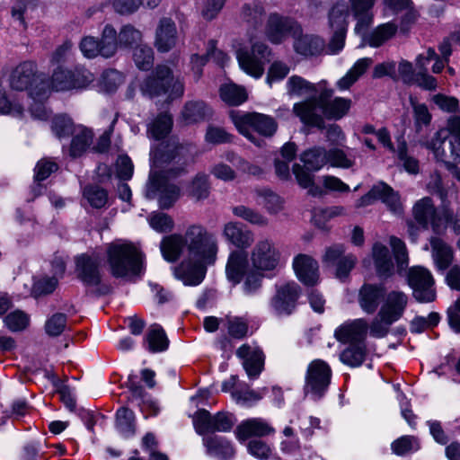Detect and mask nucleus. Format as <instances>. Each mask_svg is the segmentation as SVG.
Returning a JSON list of instances; mask_svg holds the SVG:
<instances>
[{
  "label": "nucleus",
  "mask_w": 460,
  "mask_h": 460,
  "mask_svg": "<svg viewBox=\"0 0 460 460\" xmlns=\"http://www.w3.org/2000/svg\"><path fill=\"white\" fill-rule=\"evenodd\" d=\"M197 149L192 144H180L175 138L163 141L150 153L152 169L146 186V197L158 199L159 207L170 208L179 199L181 189L171 183L169 177H176L183 167L193 162Z\"/></svg>",
  "instance_id": "obj_1"
},
{
  "label": "nucleus",
  "mask_w": 460,
  "mask_h": 460,
  "mask_svg": "<svg viewBox=\"0 0 460 460\" xmlns=\"http://www.w3.org/2000/svg\"><path fill=\"white\" fill-rule=\"evenodd\" d=\"M187 256L175 270V276L185 286L199 285L207 267L217 258L218 242L215 234L202 225H191L185 231Z\"/></svg>",
  "instance_id": "obj_2"
},
{
  "label": "nucleus",
  "mask_w": 460,
  "mask_h": 460,
  "mask_svg": "<svg viewBox=\"0 0 460 460\" xmlns=\"http://www.w3.org/2000/svg\"><path fill=\"white\" fill-rule=\"evenodd\" d=\"M420 143L433 154L437 161L448 166L460 164V115L450 116L444 128Z\"/></svg>",
  "instance_id": "obj_3"
},
{
  "label": "nucleus",
  "mask_w": 460,
  "mask_h": 460,
  "mask_svg": "<svg viewBox=\"0 0 460 460\" xmlns=\"http://www.w3.org/2000/svg\"><path fill=\"white\" fill-rule=\"evenodd\" d=\"M108 261L117 278L137 275L141 271L143 255L139 249L126 240H117L108 245Z\"/></svg>",
  "instance_id": "obj_4"
},
{
  "label": "nucleus",
  "mask_w": 460,
  "mask_h": 460,
  "mask_svg": "<svg viewBox=\"0 0 460 460\" xmlns=\"http://www.w3.org/2000/svg\"><path fill=\"white\" fill-rule=\"evenodd\" d=\"M9 85L15 91H26L34 99L41 101L47 97L49 83L39 73L33 62L26 61L16 66L10 74Z\"/></svg>",
  "instance_id": "obj_5"
},
{
  "label": "nucleus",
  "mask_w": 460,
  "mask_h": 460,
  "mask_svg": "<svg viewBox=\"0 0 460 460\" xmlns=\"http://www.w3.org/2000/svg\"><path fill=\"white\" fill-rule=\"evenodd\" d=\"M140 90L144 95L151 98L167 94L168 99L173 100L182 96L184 86L173 77L168 66L161 65L141 84Z\"/></svg>",
  "instance_id": "obj_6"
},
{
  "label": "nucleus",
  "mask_w": 460,
  "mask_h": 460,
  "mask_svg": "<svg viewBox=\"0 0 460 460\" xmlns=\"http://www.w3.org/2000/svg\"><path fill=\"white\" fill-rule=\"evenodd\" d=\"M229 115L239 133L257 146H260V143L255 140L252 135L253 132L270 137L277 128L275 120L271 117L261 113L231 111Z\"/></svg>",
  "instance_id": "obj_7"
},
{
  "label": "nucleus",
  "mask_w": 460,
  "mask_h": 460,
  "mask_svg": "<svg viewBox=\"0 0 460 460\" xmlns=\"http://www.w3.org/2000/svg\"><path fill=\"white\" fill-rule=\"evenodd\" d=\"M249 260L254 270H262L268 273L281 267L283 254L279 244L271 237L261 236L252 247Z\"/></svg>",
  "instance_id": "obj_8"
},
{
  "label": "nucleus",
  "mask_w": 460,
  "mask_h": 460,
  "mask_svg": "<svg viewBox=\"0 0 460 460\" xmlns=\"http://www.w3.org/2000/svg\"><path fill=\"white\" fill-rule=\"evenodd\" d=\"M411 214L415 222L424 230L430 227L435 234L444 233L452 218V212L446 208L438 209L429 197L416 201Z\"/></svg>",
  "instance_id": "obj_9"
},
{
  "label": "nucleus",
  "mask_w": 460,
  "mask_h": 460,
  "mask_svg": "<svg viewBox=\"0 0 460 460\" xmlns=\"http://www.w3.org/2000/svg\"><path fill=\"white\" fill-rule=\"evenodd\" d=\"M271 49L261 41H251V49L241 48L236 50V58L243 71L254 78H260L264 66L270 61Z\"/></svg>",
  "instance_id": "obj_10"
},
{
  "label": "nucleus",
  "mask_w": 460,
  "mask_h": 460,
  "mask_svg": "<svg viewBox=\"0 0 460 460\" xmlns=\"http://www.w3.org/2000/svg\"><path fill=\"white\" fill-rule=\"evenodd\" d=\"M332 368L322 359L313 360L307 367L304 392L314 400L321 399L327 392L332 380Z\"/></svg>",
  "instance_id": "obj_11"
},
{
  "label": "nucleus",
  "mask_w": 460,
  "mask_h": 460,
  "mask_svg": "<svg viewBox=\"0 0 460 460\" xmlns=\"http://www.w3.org/2000/svg\"><path fill=\"white\" fill-rule=\"evenodd\" d=\"M116 34V30L107 24L103 28L101 40L92 36H86L80 42V50L87 58H93L98 55L111 58L117 51Z\"/></svg>",
  "instance_id": "obj_12"
},
{
  "label": "nucleus",
  "mask_w": 460,
  "mask_h": 460,
  "mask_svg": "<svg viewBox=\"0 0 460 460\" xmlns=\"http://www.w3.org/2000/svg\"><path fill=\"white\" fill-rule=\"evenodd\" d=\"M300 32L301 27L296 21L277 13L269 15L264 30L266 38L273 44H280Z\"/></svg>",
  "instance_id": "obj_13"
},
{
  "label": "nucleus",
  "mask_w": 460,
  "mask_h": 460,
  "mask_svg": "<svg viewBox=\"0 0 460 460\" xmlns=\"http://www.w3.org/2000/svg\"><path fill=\"white\" fill-rule=\"evenodd\" d=\"M348 15V7L344 4H335L329 13V24L333 30V35L328 44L330 54L339 53L345 46Z\"/></svg>",
  "instance_id": "obj_14"
},
{
  "label": "nucleus",
  "mask_w": 460,
  "mask_h": 460,
  "mask_svg": "<svg viewBox=\"0 0 460 460\" xmlns=\"http://www.w3.org/2000/svg\"><path fill=\"white\" fill-rule=\"evenodd\" d=\"M408 283L413 290V296L420 303L435 300L434 280L431 273L423 267H413L408 275Z\"/></svg>",
  "instance_id": "obj_15"
},
{
  "label": "nucleus",
  "mask_w": 460,
  "mask_h": 460,
  "mask_svg": "<svg viewBox=\"0 0 460 460\" xmlns=\"http://www.w3.org/2000/svg\"><path fill=\"white\" fill-rule=\"evenodd\" d=\"M293 111L303 123L308 126L323 128V96L313 97L307 101L295 103Z\"/></svg>",
  "instance_id": "obj_16"
},
{
  "label": "nucleus",
  "mask_w": 460,
  "mask_h": 460,
  "mask_svg": "<svg viewBox=\"0 0 460 460\" xmlns=\"http://www.w3.org/2000/svg\"><path fill=\"white\" fill-rule=\"evenodd\" d=\"M299 294L300 288L296 283L282 285L278 288L271 300V306L278 314H290L295 309Z\"/></svg>",
  "instance_id": "obj_17"
},
{
  "label": "nucleus",
  "mask_w": 460,
  "mask_h": 460,
  "mask_svg": "<svg viewBox=\"0 0 460 460\" xmlns=\"http://www.w3.org/2000/svg\"><path fill=\"white\" fill-rule=\"evenodd\" d=\"M236 356L242 359L243 367L250 379H256L264 366V355L261 349L248 344L242 345L236 350Z\"/></svg>",
  "instance_id": "obj_18"
},
{
  "label": "nucleus",
  "mask_w": 460,
  "mask_h": 460,
  "mask_svg": "<svg viewBox=\"0 0 460 460\" xmlns=\"http://www.w3.org/2000/svg\"><path fill=\"white\" fill-rule=\"evenodd\" d=\"M178 41V31L175 22L167 17L159 20L155 29L154 45L159 52H169Z\"/></svg>",
  "instance_id": "obj_19"
},
{
  "label": "nucleus",
  "mask_w": 460,
  "mask_h": 460,
  "mask_svg": "<svg viewBox=\"0 0 460 460\" xmlns=\"http://www.w3.org/2000/svg\"><path fill=\"white\" fill-rule=\"evenodd\" d=\"M101 259L96 255L82 254L76 258V271L79 279L86 285L96 286L101 282Z\"/></svg>",
  "instance_id": "obj_20"
},
{
  "label": "nucleus",
  "mask_w": 460,
  "mask_h": 460,
  "mask_svg": "<svg viewBox=\"0 0 460 460\" xmlns=\"http://www.w3.org/2000/svg\"><path fill=\"white\" fill-rule=\"evenodd\" d=\"M293 269L297 279L305 285L313 286L319 279L317 261L306 254H298L293 260Z\"/></svg>",
  "instance_id": "obj_21"
},
{
  "label": "nucleus",
  "mask_w": 460,
  "mask_h": 460,
  "mask_svg": "<svg viewBox=\"0 0 460 460\" xmlns=\"http://www.w3.org/2000/svg\"><path fill=\"white\" fill-rule=\"evenodd\" d=\"M249 261L244 252L240 250L232 251L226 264V276L233 285H238L248 273Z\"/></svg>",
  "instance_id": "obj_22"
},
{
  "label": "nucleus",
  "mask_w": 460,
  "mask_h": 460,
  "mask_svg": "<svg viewBox=\"0 0 460 460\" xmlns=\"http://www.w3.org/2000/svg\"><path fill=\"white\" fill-rule=\"evenodd\" d=\"M385 288L377 284H364L358 292V305L367 314H372L384 301Z\"/></svg>",
  "instance_id": "obj_23"
},
{
  "label": "nucleus",
  "mask_w": 460,
  "mask_h": 460,
  "mask_svg": "<svg viewBox=\"0 0 460 460\" xmlns=\"http://www.w3.org/2000/svg\"><path fill=\"white\" fill-rule=\"evenodd\" d=\"M367 332V323L365 319L359 318L345 323L336 329L334 335L341 342L362 344Z\"/></svg>",
  "instance_id": "obj_24"
},
{
  "label": "nucleus",
  "mask_w": 460,
  "mask_h": 460,
  "mask_svg": "<svg viewBox=\"0 0 460 460\" xmlns=\"http://www.w3.org/2000/svg\"><path fill=\"white\" fill-rule=\"evenodd\" d=\"M275 429L261 418H251L243 420L235 429L238 440L244 441L251 437H264L273 434Z\"/></svg>",
  "instance_id": "obj_25"
},
{
  "label": "nucleus",
  "mask_w": 460,
  "mask_h": 460,
  "mask_svg": "<svg viewBox=\"0 0 460 460\" xmlns=\"http://www.w3.org/2000/svg\"><path fill=\"white\" fill-rule=\"evenodd\" d=\"M407 305L408 296L404 292L392 290L385 292L380 310L397 322L403 315Z\"/></svg>",
  "instance_id": "obj_26"
},
{
  "label": "nucleus",
  "mask_w": 460,
  "mask_h": 460,
  "mask_svg": "<svg viewBox=\"0 0 460 460\" xmlns=\"http://www.w3.org/2000/svg\"><path fill=\"white\" fill-rule=\"evenodd\" d=\"M223 235L227 241L238 248H248L253 242L251 230H244L237 222H228L223 228Z\"/></svg>",
  "instance_id": "obj_27"
},
{
  "label": "nucleus",
  "mask_w": 460,
  "mask_h": 460,
  "mask_svg": "<svg viewBox=\"0 0 460 460\" xmlns=\"http://www.w3.org/2000/svg\"><path fill=\"white\" fill-rule=\"evenodd\" d=\"M433 261L439 270H447L452 263L454 253L452 248L441 238L432 236L429 239Z\"/></svg>",
  "instance_id": "obj_28"
},
{
  "label": "nucleus",
  "mask_w": 460,
  "mask_h": 460,
  "mask_svg": "<svg viewBox=\"0 0 460 460\" xmlns=\"http://www.w3.org/2000/svg\"><path fill=\"white\" fill-rule=\"evenodd\" d=\"M372 194L375 199L385 203L387 208L394 214L402 212V205L398 192L385 182H379L372 188Z\"/></svg>",
  "instance_id": "obj_29"
},
{
  "label": "nucleus",
  "mask_w": 460,
  "mask_h": 460,
  "mask_svg": "<svg viewBox=\"0 0 460 460\" xmlns=\"http://www.w3.org/2000/svg\"><path fill=\"white\" fill-rule=\"evenodd\" d=\"M372 194L375 199L385 203L387 208L394 214L402 212V205L398 192L385 182H379L372 188Z\"/></svg>",
  "instance_id": "obj_30"
},
{
  "label": "nucleus",
  "mask_w": 460,
  "mask_h": 460,
  "mask_svg": "<svg viewBox=\"0 0 460 460\" xmlns=\"http://www.w3.org/2000/svg\"><path fill=\"white\" fill-rule=\"evenodd\" d=\"M73 137L69 153L73 157H79L84 155L92 146L93 133L90 128L84 126H77L72 133Z\"/></svg>",
  "instance_id": "obj_31"
},
{
  "label": "nucleus",
  "mask_w": 460,
  "mask_h": 460,
  "mask_svg": "<svg viewBox=\"0 0 460 460\" xmlns=\"http://www.w3.org/2000/svg\"><path fill=\"white\" fill-rule=\"evenodd\" d=\"M349 3L354 17L358 20L355 31L360 33L372 22L371 9L375 0H349Z\"/></svg>",
  "instance_id": "obj_32"
},
{
  "label": "nucleus",
  "mask_w": 460,
  "mask_h": 460,
  "mask_svg": "<svg viewBox=\"0 0 460 460\" xmlns=\"http://www.w3.org/2000/svg\"><path fill=\"white\" fill-rule=\"evenodd\" d=\"M186 248L185 234L183 235L173 234L163 238L160 250L163 257L168 261H177L183 249Z\"/></svg>",
  "instance_id": "obj_33"
},
{
  "label": "nucleus",
  "mask_w": 460,
  "mask_h": 460,
  "mask_svg": "<svg viewBox=\"0 0 460 460\" xmlns=\"http://www.w3.org/2000/svg\"><path fill=\"white\" fill-rule=\"evenodd\" d=\"M372 254L376 269V272L380 277H389L394 272V263L388 248L380 243L373 245Z\"/></svg>",
  "instance_id": "obj_34"
},
{
  "label": "nucleus",
  "mask_w": 460,
  "mask_h": 460,
  "mask_svg": "<svg viewBox=\"0 0 460 460\" xmlns=\"http://www.w3.org/2000/svg\"><path fill=\"white\" fill-rule=\"evenodd\" d=\"M203 445L208 455L227 459L234 455V449L231 443L222 437L210 436L203 438Z\"/></svg>",
  "instance_id": "obj_35"
},
{
  "label": "nucleus",
  "mask_w": 460,
  "mask_h": 460,
  "mask_svg": "<svg viewBox=\"0 0 460 460\" xmlns=\"http://www.w3.org/2000/svg\"><path fill=\"white\" fill-rule=\"evenodd\" d=\"M294 49L302 56H313L319 53L324 46L323 40L314 35H302V31L294 37Z\"/></svg>",
  "instance_id": "obj_36"
},
{
  "label": "nucleus",
  "mask_w": 460,
  "mask_h": 460,
  "mask_svg": "<svg viewBox=\"0 0 460 460\" xmlns=\"http://www.w3.org/2000/svg\"><path fill=\"white\" fill-rule=\"evenodd\" d=\"M372 64L373 59L371 58H363L357 60L346 75L337 82L338 88L340 90L349 89L372 66Z\"/></svg>",
  "instance_id": "obj_37"
},
{
  "label": "nucleus",
  "mask_w": 460,
  "mask_h": 460,
  "mask_svg": "<svg viewBox=\"0 0 460 460\" xmlns=\"http://www.w3.org/2000/svg\"><path fill=\"white\" fill-rule=\"evenodd\" d=\"M185 194L196 200L205 199L209 194L208 176L205 173H198L186 186Z\"/></svg>",
  "instance_id": "obj_38"
},
{
  "label": "nucleus",
  "mask_w": 460,
  "mask_h": 460,
  "mask_svg": "<svg viewBox=\"0 0 460 460\" xmlns=\"http://www.w3.org/2000/svg\"><path fill=\"white\" fill-rule=\"evenodd\" d=\"M142 39L143 35L140 30L137 29L132 24H125L120 28L119 33L116 34L117 48H136L141 45Z\"/></svg>",
  "instance_id": "obj_39"
},
{
  "label": "nucleus",
  "mask_w": 460,
  "mask_h": 460,
  "mask_svg": "<svg viewBox=\"0 0 460 460\" xmlns=\"http://www.w3.org/2000/svg\"><path fill=\"white\" fill-rule=\"evenodd\" d=\"M287 89L290 95L310 96L311 98L315 97L317 92L314 84L298 75H292L288 78Z\"/></svg>",
  "instance_id": "obj_40"
},
{
  "label": "nucleus",
  "mask_w": 460,
  "mask_h": 460,
  "mask_svg": "<svg viewBox=\"0 0 460 460\" xmlns=\"http://www.w3.org/2000/svg\"><path fill=\"white\" fill-rule=\"evenodd\" d=\"M209 113V109L203 102H189L181 111L182 119L186 124L203 120Z\"/></svg>",
  "instance_id": "obj_41"
},
{
  "label": "nucleus",
  "mask_w": 460,
  "mask_h": 460,
  "mask_svg": "<svg viewBox=\"0 0 460 460\" xmlns=\"http://www.w3.org/2000/svg\"><path fill=\"white\" fill-rule=\"evenodd\" d=\"M116 429L126 438L135 434V414L131 410L121 407L117 411Z\"/></svg>",
  "instance_id": "obj_42"
},
{
  "label": "nucleus",
  "mask_w": 460,
  "mask_h": 460,
  "mask_svg": "<svg viewBox=\"0 0 460 460\" xmlns=\"http://www.w3.org/2000/svg\"><path fill=\"white\" fill-rule=\"evenodd\" d=\"M232 212L235 217L256 226L265 227L269 224V219L264 215L243 205L234 207Z\"/></svg>",
  "instance_id": "obj_43"
},
{
  "label": "nucleus",
  "mask_w": 460,
  "mask_h": 460,
  "mask_svg": "<svg viewBox=\"0 0 460 460\" xmlns=\"http://www.w3.org/2000/svg\"><path fill=\"white\" fill-rule=\"evenodd\" d=\"M220 97L226 103L237 106L247 100V93L241 86L234 84H226L220 88Z\"/></svg>",
  "instance_id": "obj_44"
},
{
  "label": "nucleus",
  "mask_w": 460,
  "mask_h": 460,
  "mask_svg": "<svg viewBox=\"0 0 460 460\" xmlns=\"http://www.w3.org/2000/svg\"><path fill=\"white\" fill-rule=\"evenodd\" d=\"M4 326L12 332H22L30 325V315L16 309L7 314L4 318Z\"/></svg>",
  "instance_id": "obj_45"
},
{
  "label": "nucleus",
  "mask_w": 460,
  "mask_h": 460,
  "mask_svg": "<svg viewBox=\"0 0 460 460\" xmlns=\"http://www.w3.org/2000/svg\"><path fill=\"white\" fill-rule=\"evenodd\" d=\"M397 31V25L393 22L384 23L376 28L367 38V44L377 48L391 39Z\"/></svg>",
  "instance_id": "obj_46"
},
{
  "label": "nucleus",
  "mask_w": 460,
  "mask_h": 460,
  "mask_svg": "<svg viewBox=\"0 0 460 460\" xmlns=\"http://www.w3.org/2000/svg\"><path fill=\"white\" fill-rule=\"evenodd\" d=\"M323 98L324 94H322ZM351 105L349 99L337 97L332 102L326 103L323 100L324 116L330 119H339L349 111Z\"/></svg>",
  "instance_id": "obj_47"
},
{
  "label": "nucleus",
  "mask_w": 460,
  "mask_h": 460,
  "mask_svg": "<svg viewBox=\"0 0 460 460\" xmlns=\"http://www.w3.org/2000/svg\"><path fill=\"white\" fill-rule=\"evenodd\" d=\"M301 160L308 169L318 171L328 163L327 152L323 147H314L304 152Z\"/></svg>",
  "instance_id": "obj_48"
},
{
  "label": "nucleus",
  "mask_w": 460,
  "mask_h": 460,
  "mask_svg": "<svg viewBox=\"0 0 460 460\" xmlns=\"http://www.w3.org/2000/svg\"><path fill=\"white\" fill-rule=\"evenodd\" d=\"M148 349L151 352L164 351L168 347V339L161 326L154 324L146 334Z\"/></svg>",
  "instance_id": "obj_49"
},
{
  "label": "nucleus",
  "mask_w": 460,
  "mask_h": 460,
  "mask_svg": "<svg viewBox=\"0 0 460 460\" xmlns=\"http://www.w3.org/2000/svg\"><path fill=\"white\" fill-rule=\"evenodd\" d=\"M395 322V320L379 310L369 325L370 336L377 339L385 337L390 331L391 325Z\"/></svg>",
  "instance_id": "obj_50"
},
{
  "label": "nucleus",
  "mask_w": 460,
  "mask_h": 460,
  "mask_svg": "<svg viewBox=\"0 0 460 460\" xmlns=\"http://www.w3.org/2000/svg\"><path fill=\"white\" fill-rule=\"evenodd\" d=\"M172 126V116L166 112L161 113L149 126L148 134L157 140L164 138L170 133Z\"/></svg>",
  "instance_id": "obj_51"
},
{
  "label": "nucleus",
  "mask_w": 460,
  "mask_h": 460,
  "mask_svg": "<svg viewBox=\"0 0 460 460\" xmlns=\"http://www.w3.org/2000/svg\"><path fill=\"white\" fill-rule=\"evenodd\" d=\"M410 102L412 107L414 126L416 131L420 132L423 128H426L430 124L432 115L426 104L419 102L413 98H411Z\"/></svg>",
  "instance_id": "obj_52"
},
{
  "label": "nucleus",
  "mask_w": 460,
  "mask_h": 460,
  "mask_svg": "<svg viewBox=\"0 0 460 460\" xmlns=\"http://www.w3.org/2000/svg\"><path fill=\"white\" fill-rule=\"evenodd\" d=\"M366 358V348L363 344H352L344 349L341 355V360L349 367H359Z\"/></svg>",
  "instance_id": "obj_53"
},
{
  "label": "nucleus",
  "mask_w": 460,
  "mask_h": 460,
  "mask_svg": "<svg viewBox=\"0 0 460 460\" xmlns=\"http://www.w3.org/2000/svg\"><path fill=\"white\" fill-rule=\"evenodd\" d=\"M133 59L139 69L149 70L154 64V51L148 45L141 44L135 48Z\"/></svg>",
  "instance_id": "obj_54"
},
{
  "label": "nucleus",
  "mask_w": 460,
  "mask_h": 460,
  "mask_svg": "<svg viewBox=\"0 0 460 460\" xmlns=\"http://www.w3.org/2000/svg\"><path fill=\"white\" fill-rule=\"evenodd\" d=\"M55 91H71L73 90V73L72 70L58 68L52 75L49 86Z\"/></svg>",
  "instance_id": "obj_55"
},
{
  "label": "nucleus",
  "mask_w": 460,
  "mask_h": 460,
  "mask_svg": "<svg viewBox=\"0 0 460 460\" xmlns=\"http://www.w3.org/2000/svg\"><path fill=\"white\" fill-rule=\"evenodd\" d=\"M84 197L95 208L104 207L108 201L107 191L99 186H88L84 190Z\"/></svg>",
  "instance_id": "obj_56"
},
{
  "label": "nucleus",
  "mask_w": 460,
  "mask_h": 460,
  "mask_svg": "<svg viewBox=\"0 0 460 460\" xmlns=\"http://www.w3.org/2000/svg\"><path fill=\"white\" fill-rule=\"evenodd\" d=\"M392 450L398 456H403L420 448L418 440L413 436H402L391 445Z\"/></svg>",
  "instance_id": "obj_57"
},
{
  "label": "nucleus",
  "mask_w": 460,
  "mask_h": 460,
  "mask_svg": "<svg viewBox=\"0 0 460 460\" xmlns=\"http://www.w3.org/2000/svg\"><path fill=\"white\" fill-rule=\"evenodd\" d=\"M149 226L158 233L170 232L173 228L172 218L162 212H153L148 217Z\"/></svg>",
  "instance_id": "obj_58"
},
{
  "label": "nucleus",
  "mask_w": 460,
  "mask_h": 460,
  "mask_svg": "<svg viewBox=\"0 0 460 460\" xmlns=\"http://www.w3.org/2000/svg\"><path fill=\"white\" fill-rule=\"evenodd\" d=\"M122 82L123 76L119 71L109 69L102 74L99 84L103 91L111 93L115 91Z\"/></svg>",
  "instance_id": "obj_59"
},
{
  "label": "nucleus",
  "mask_w": 460,
  "mask_h": 460,
  "mask_svg": "<svg viewBox=\"0 0 460 460\" xmlns=\"http://www.w3.org/2000/svg\"><path fill=\"white\" fill-rule=\"evenodd\" d=\"M214 415L212 416L207 410H199L193 416L194 428L199 435L212 433Z\"/></svg>",
  "instance_id": "obj_60"
},
{
  "label": "nucleus",
  "mask_w": 460,
  "mask_h": 460,
  "mask_svg": "<svg viewBox=\"0 0 460 460\" xmlns=\"http://www.w3.org/2000/svg\"><path fill=\"white\" fill-rule=\"evenodd\" d=\"M327 159L332 166L343 169L350 168L355 163L353 157L339 148H333L327 152Z\"/></svg>",
  "instance_id": "obj_61"
},
{
  "label": "nucleus",
  "mask_w": 460,
  "mask_h": 460,
  "mask_svg": "<svg viewBox=\"0 0 460 460\" xmlns=\"http://www.w3.org/2000/svg\"><path fill=\"white\" fill-rule=\"evenodd\" d=\"M266 272L262 270H252L249 271L243 278V290L246 295H252L256 293L261 286L262 278Z\"/></svg>",
  "instance_id": "obj_62"
},
{
  "label": "nucleus",
  "mask_w": 460,
  "mask_h": 460,
  "mask_svg": "<svg viewBox=\"0 0 460 460\" xmlns=\"http://www.w3.org/2000/svg\"><path fill=\"white\" fill-rule=\"evenodd\" d=\"M75 128L72 120L63 115L55 116L51 124V129L58 138L68 137Z\"/></svg>",
  "instance_id": "obj_63"
},
{
  "label": "nucleus",
  "mask_w": 460,
  "mask_h": 460,
  "mask_svg": "<svg viewBox=\"0 0 460 460\" xmlns=\"http://www.w3.org/2000/svg\"><path fill=\"white\" fill-rule=\"evenodd\" d=\"M66 315L61 313L54 314L45 323L46 332L49 336H59L66 329Z\"/></svg>",
  "instance_id": "obj_64"
}]
</instances>
